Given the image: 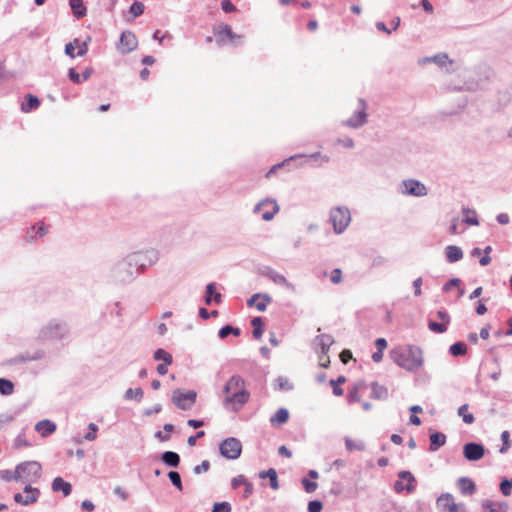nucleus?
Returning <instances> with one entry per match:
<instances>
[{
  "mask_svg": "<svg viewBox=\"0 0 512 512\" xmlns=\"http://www.w3.org/2000/svg\"><path fill=\"white\" fill-rule=\"evenodd\" d=\"M13 417L7 414L0 415V430L5 428L9 423H11Z\"/></svg>",
  "mask_w": 512,
  "mask_h": 512,
  "instance_id": "nucleus-62",
  "label": "nucleus"
},
{
  "mask_svg": "<svg viewBox=\"0 0 512 512\" xmlns=\"http://www.w3.org/2000/svg\"><path fill=\"white\" fill-rule=\"evenodd\" d=\"M352 358V353L350 350L348 349H344L341 353H340V360L344 363V364H347L348 361Z\"/></svg>",
  "mask_w": 512,
  "mask_h": 512,
  "instance_id": "nucleus-64",
  "label": "nucleus"
},
{
  "mask_svg": "<svg viewBox=\"0 0 512 512\" xmlns=\"http://www.w3.org/2000/svg\"><path fill=\"white\" fill-rule=\"evenodd\" d=\"M51 488L53 492H61L64 497L69 496L72 491V485L65 481L62 477L54 478Z\"/></svg>",
  "mask_w": 512,
  "mask_h": 512,
  "instance_id": "nucleus-14",
  "label": "nucleus"
},
{
  "mask_svg": "<svg viewBox=\"0 0 512 512\" xmlns=\"http://www.w3.org/2000/svg\"><path fill=\"white\" fill-rule=\"evenodd\" d=\"M415 479L413 475L408 471H402L399 473V479L394 484V489L399 493L402 491L411 492L414 489Z\"/></svg>",
  "mask_w": 512,
  "mask_h": 512,
  "instance_id": "nucleus-12",
  "label": "nucleus"
},
{
  "mask_svg": "<svg viewBox=\"0 0 512 512\" xmlns=\"http://www.w3.org/2000/svg\"><path fill=\"white\" fill-rule=\"evenodd\" d=\"M251 324L253 326V336L257 339L260 338L262 336L263 330H264L263 320L260 317H255L251 321Z\"/></svg>",
  "mask_w": 512,
  "mask_h": 512,
  "instance_id": "nucleus-35",
  "label": "nucleus"
},
{
  "mask_svg": "<svg viewBox=\"0 0 512 512\" xmlns=\"http://www.w3.org/2000/svg\"><path fill=\"white\" fill-rule=\"evenodd\" d=\"M0 478L6 482L10 481H19L17 468L14 471L12 470H1Z\"/></svg>",
  "mask_w": 512,
  "mask_h": 512,
  "instance_id": "nucleus-40",
  "label": "nucleus"
},
{
  "mask_svg": "<svg viewBox=\"0 0 512 512\" xmlns=\"http://www.w3.org/2000/svg\"><path fill=\"white\" fill-rule=\"evenodd\" d=\"M330 220L336 233H342L351 221L350 212L347 208L336 207L330 212Z\"/></svg>",
  "mask_w": 512,
  "mask_h": 512,
  "instance_id": "nucleus-5",
  "label": "nucleus"
},
{
  "mask_svg": "<svg viewBox=\"0 0 512 512\" xmlns=\"http://www.w3.org/2000/svg\"><path fill=\"white\" fill-rule=\"evenodd\" d=\"M231 333H233L234 335H239L240 332L238 328H234L232 326L227 325L220 329L219 336L220 338L224 339Z\"/></svg>",
  "mask_w": 512,
  "mask_h": 512,
  "instance_id": "nucleus-45",
  "label": "nucleus"
},
{
  "mask_svg": "<svg viewBox=\"0 0 512 512\" xmlns=\"http://www.w3.org/2000/svg\"><path fill=\"white\" fill-rule=\"evenodd\" d=\"M388 397V390L384 386L373 383L371 385V398L376 400H384Z\"/></svg>",
  "mask_w": 512,
  "mask_h": 512,
  "instance_id": "nucleus-25",
  "label": "nucleus"
},
{
  "mask_svg": "<svg viewBox=\"0 0 512 512\" xmlns=\"http://www.w3.org/2000/svg\"><path fill=\"white\" fill-rule=\"evenodd\" d=\"M393 361L400 367L407 370H416L422 366V352L417 347L401 346L394 348L391 352Z\"/></svg>",
  "mask_w": 512,
  "mask_h": 512,
  "instance_id": "nucleus-3",
  "label": "nucleus"
},
{
  "mask_svg": "<svg viewBox=\"0 0 512 512\" xmlns=\"http://www.w3.org/2000/svg\"><path fill=\"white\" fill-rule=\"evenodd\" d=\"M49 231V226L44 222L40 221L31 227V232L34 234H27L26 238L28 241H34L37 238L44 237Z\"/></svg>",
  "mask_w": 512,
  "mask_h": 512,
  "instance_id": "nucleus-18",
  "label": "nucleus"
},
{
  "mask_svg": "<svg viewBox=\"0 0 512 512\" xmlns=\"http://www.w3.org/2000/svg\"><path fill=\"white\" fill-rule=\"evenodd\" d=\"M14 391V385L10 380L0 378V392L3 395H10Z\"/></svg>",
  "mask_w": 512,
  "mask_h": 512,
  "instance_id": "nucleus-39",
  "label": "nucleus"
},
{
  "mask_svg": "<svg viewBox=\"0 0 512 512\" xmlns=\"http://www.w3.org/2000/svg\"><path fill=\"white\" fill-rule=\"evenodd\" d=\"M485 454V448L482 444L476 442L466 443L463 447V455L469 461H478Z\"/></svg>",
  "mask_w": 512,
  "mask_h": 512,
  "instance_id": "nucleus-10",
  "label": "nucleus"
},
{
  "mask_svg": "<svg viewBox=\"0 0 512 512\" xmlns=\"http://www.w3.org/2000/svg\"><path fill=\"white\" fill-rule=\"evenodd\" d=\"M366 117L367 115L365 112V108H362L360 111L355 113L350 119L346 121V125L353 128H357L366 122Z\"/></svg>",
  "mask_w": 512,
  "mask_h": 512,
  "instance_id": "nucleus-23",
  "label": "nucleus"
},
{
  "mask_svg": "<svg viewBox=\"0 0 512 512\" xmlns=\"http://www.w3.org/2000/svg\"><path fill=\"white\" fill-rule=\"evenodd\" d=\"M25 99L26 101L21 106L22 111L25 113L38 108L40 105L39 99L34 95L28 94Z\"/></svg>",
  "mask_w": 512,
  "mask_h": 512,
  "instance_id": "nucleus-28",
  "label": "nucleus"
},
{
  "mask_svg": "<svg viewBox=\"0 0 512 512\" xmlns=\"http://www.w3.org/2000/svg\"><path fill=\"white\" fill-rule=\"evenodd\" d=\"M366 385L358 383L348 392V401L350 403L359 402L361 400V392L366 389Z\"/></svg>",
  "mask_w": 512,
  "mask_h": 512,
  "instance_id": "nucleus-26",
  "label": "nucleus"
},
{
  "mask_svg": "<svg viewBox=\"0 0 512 512\" xmlns=\"http://www.w3.org/2000/svg\"><path fill=\"white\" fill-rule=\"evenodd\" d=\"M512 489V478L511 479H504L500 483V490L503 495L509 496Z\"/></svg>",
  "mask_w": 512,
  "mask_h": 512,
  "instance_id": "nucleus-47",
  "label": "nucleus"
},
{
  "mask_svg": "<svg viewBox=\"0 0 512 512\" xmlns=\"http://www.w3.org/2000/svg\"><path fill=\"white\" fill-rule=\"evenodd\" d=\"M76 44H78V39H75L73 42H70L65 46V53L72 58L75 57L74 51L76 49Z\"/></svg>",
  "mask_w": 512,
  "mask_h": 512,
  "instance_id": "nucleus-57",
  "label": "nucleus"
},
{
  "mask_svg": "<svg viewBox=\"0 0 512 512\" xmlns=\"http://www.w3.org/2000/svg\"><path fill=\"white\" fill-rule=\"evenodd\" d=\"M255 213L261 214L265 221L271 220L279 211V206L274 200L266 199L261 201L254 209Z\"/></svg>",
  "mask_w": 512,
  "mask_h": 512,
  "instance_id": "nucleus-8",
  "label": "nucleus"
},
{
  "mask_svg": "<svg viewBox=\"0 0 512 512\" xmlns=\"http://www.w3.org/2000/svg\"><path fill=\"white\" fill-rule=\"evenodd\" d=\"M144 392L141 388H129L126 393L125 397L127 399H136L137 401H140L143 398Z\"/></svg>",
  "mask_w": 512,
  "mask_h": 512,
  "instance_id": "nucleus-41",
  "label": "nucleus"
},
{
  "mask_svg": "<svg viewBox=\"0 0 512 512\" xmlns=\"http://www.w3.org/2000/svg\"><path fill=\"white\" fill-rule=\"evenodd\" d=\"M154 358L156 360H162L165 365H171L173 361L172 355L163 349L156 350L154 353Z\"/></svg>",
  "mask_w": 512,
  "mask_h": 512,
  "instance_id": "nucleus-37",
  "label": "nucleus"
},
{
  "mask_svg": "<svg viewBox=\"0 0 512 512\" xmlns=\"http://www.w3.org/2000/svg\"><path fill=\"white\" fill-rule=\"evenodd\" d=\"M319 364L323 368H327L330 364V358L327 351H321L319 355Z\"/></svg>",
  "mask_w": 512,
  "mask_h": 512,
  "instance_id": "nucleus-54",
  "label": "nucleus"
},
{
  "mask_svg": "<svg viewBox=\"0 0 512 512\" xmlns=\"http://www.w3.org/2000/svg\"><path fill=\"white\" fill-rule=\"evenodd\" d=\"M429 329L435 333H443L446 331L445 323H438L436 321L430 320L428 323Z\"/></svg>",
  "mask_w": 512,
  "mask_h": 512,
  "instance_id": "nucleus-46",
  "label": "nucleus"
},
{
  "mask_svg": "<svg viewBox=\"0 0 512 512\" xmlns=\"http://www.w3.org/2000/svg\"><path fill=\"white\" fill-rule=\"evenodd\" d=\"M496 220L501 225H507L510 222L509 215L507 213H500L497 215Z\"/></svg>",
  "mask_w": 512,
  "mask_h": 512,
  "instance_id": "nucleus-63",
  "label": "nucleus"
},
{
  "mask_svg": "<svg viewBox=\"0 0 512 512\" xmlns=\"http://www.w3.org/2000/svg\"><path fill=\"white\" fill-rule=\"evenodd\" d=\"M467 352V345L464 342H456L450 346V354L453 356H463Z\"/></svg>",
  "mask_w": 512,
  "mask_h": 512,
  "instance_id": "nucleus-36",
  "label": "nucleus"
},
{
  "mask_svg": "<svg viewBox=\"0 0 512 512\" xmlns=\"http://www.w3.org/2000/svg\"><path fill=\"white\" fill-rule=\"evenodd\" d=\"M172 400L178 408L188 410L195 403L196 393L193 391L183 393L177 390L173 392Z\"/></svg>",
  "mask_w": 512,
  "mask_h": 512,
  "instance_id": "nucleus-9",
  "label": "nucleus"
},
{
  "mask_svg": "<svg viewBox=\"0 0 512 512\" xmlns=\"http://www.w3.org/2000/svg\"><path fill=\"white\" fill-rule=\"evenodd\" d=\"M215 34L218 36V37H221V38H227L229 39L231 42L234 41V39L236 38V35L234 34V32L232 31V28L230 25L228 24H222L220 25L217 30L215 31Z\"/></svg>",
  "mask_w": 512,
  "mask_h": 512,
  "instance_id": "nucleus-30",
  "label": "nucleus"
},
{
  "mask_svg": "<svg viewBox=\"0 0 512 512\" xmlns=\"http://www.w3.org/2000/svg\"><path fill=\"white\" fill-rule=\"evenodd\" d=\"M345 445L347 450L353 451V450H361V445L357 444L354 440L346 438L345 439Z\"/></svg>",
  "mask_w": 512,
  "mask_h": 512,
  "instance_id": "nucleus-60",
  "label": "nucleus"
},
{
  "mask_svg": "<svg viewBox=\"0 0 512 512\" xmlns=\"http://www.w3.org/2000/svg\"><path fill=\"white\" fill-rule=\"evenodd\" d=\"M259 477L262 479L268 477L270 480L271 488L274 490H277L279 488L277 472L275 469L270 468L267 471H261L259 474Z\"/></svg>",
  "mask_w": 512,
  "mask_h": 512,
  "instance_id": "nucleus-27",
  "label": "nucleus"
},
{
  "mask_svg": "<svg viewBox=\"0 0 512 512\" xmlns=\"http://www.w3.org/2000/svg\"><path fill=\"white\" fill-rule=\"evenodd\" d=\"M302 485L307 493H313L318 487L316 482H312L306 478L302 480Z\"/></svg>",
  "mask_w": 512,
  "mask_h": 512,
  "instance_id": "nucleus-50",
  "label": "nucleus"
},
{
  "mask_svg": "<svg viewBox=\"0 0 512 512\" xmlns=\"http://www.w3.org/2000/svg\"><path fill=\"white\" fill-rule=\"evenodd\" d=\"M162 460L164 463H166L167 465H169L171 467H177L180 462V457L175 452L167 451V452L163 453Z\"/></svg>",
  "mask_w": 512,
  "mask_h": 512,
  "instance_id": "nucleus-34",
  "label": "nucleus"
},
{
  "mask_svg": "<svg viewBox=\"0 0 512 512\" xmlns=\"http://www.w3.org/2000/svg\"><path fill=\"white\" fill-rule=\"evenodd\" d=\"M212 297L215 303L219 304L221 302L222 295L219 292H216V285L214 283H209L206 286V296L205 302L206 304H211Z\"/></svg>",
  "mask_w": 512,
  "mask_h": 512,
  "instance_id": "nucleus-24",
  "label": "nucleus"
},
{
  "mask_svg": "<svg viewBox=\"0 0 512 512\" xmlns=\"http://www.w3.org/2000/svg\"><path fill=\"white\" fill-rule=\"evenodd\" d=\"M220 453L227 459H237L242 452L241 442L234 437L227 438L220 444Z\"/></svg>",
  "mask_w": 512,
  "mask_h": 512,
  "instance_id": "nucleus-6",
  "label": "nucleus"
},
{
  "mask_svg": "<svg viewBox=\"0 0 512 512\" xmlns=\"http://www.w3.org/2000/svg\"><path fill=\"white\" fill-rule=\"evenodd\" d=\"M458 415L462 418V421L465 424H472L475 421L473 414L469 412L468 404H463L459 407Z\"/></svg>",
  "mask_w": 512,
  "mask_h": 512,
  "instance_id": "nucleus-33",
  "label": "nucleus"
},
{
  "mask_svg": "<svg viewBox=\"0 0 512 512\" xmlns=\"http://www.w3.org/2000/svg\"><path fill=\"white\" fill-rule=\"evenodd\" d=\"M320 345H321V351H329L330 346L333 343L332 338L329 335H321L318 337Z\"/></svg>",
  "mask_w": 512,
  "mask_h": 512,
  "instance_id": "nucleus-44",
  "label": "nucleus"
},
{
  "mask_svg": "<svg viewBox=\"0 0 512 512\" xmlns=\"http://www.w3.org/2000/svg\"><path fill=\"white\" fill-rule=\"evenodd\" d=\"M436 504L439 509L445 511L446 508L448 507V494H442L441 496H439Z\"/></svg>",
  "mask_w": 512,
  "mask_h": 512,
  "instance_id": "nucleus-55",
  "label": "nucleus"
},
{
  "mask_svg": "<svg viewBox=\"0 0 512 512\" xmlns=\"http://www.w3.org/2000/svg\"><path fill=\"white\" fill-rule=\"evenodd\" d=\"M231 506L228 502H217L214 504L212 512H230Z\"/></svg>",
  "mask_w": 512,
  "mask_h": 512,
  "instance_id": "nucleus-49",
  "label": "nucleus"
},
{
  "mask_svg": "<svg viewBox=\"0 0 512 512\" xmlns=\"http://www.w3.org/2000/svg\"><path fill=\"white\" fill-rule=\"evenodd\" d=\"M221 7L226 13H231L236 9L230 0H222Z\"/></svg>",
  "mask_w": 512,
  "mask_h": 512,
  "instance_id": "nucleus-61",
  "label": "nucleus"
},
{
  "mask_svg": "<svg viewBox=\"0 0 512 512\" xmlns=\"http://www.w3.org/2000/svg\"><path fill=\"white\" fill-rule=\"evenodd\" d=\"M403 193L411 196H424L427 194V189L424 184L417 180L409 179L402 183Z\"/></svg>",
  "mask_w": 512,
  "mask_h": 512,
  "instance_id": "nucleus-11",
  "label": "nucleus"
},
{
  "mask_svg": "<svg viewBox=\"0 0 512 512\" xmlns=\"http://www.w3.org/2000/svg\"><path fill=\"white\" fill-rule=\"evenodd\" d=\"M137 47V38L136 36L129 31L123 32L120 37V41L118 44V50L125 54L133 51Z\"/></svg>",
  "mask_w": 512,
  "mask_h": 512,
  "instance_id": "nucleus-13",
  "label": "nucleus"
},
{
  "mask_svg": "<svg viewBox=\"0 0 512 512\" xmlns=\"http://www.w3.org/2000/svg\"><path fill=\"white\" fill-rule=\"evenodd\" d=\"M462 214H463V222L465 224L471 225V226L479 225L478 215L474 209H470L468 207H463Z\"/></svg>",
  "mask_w": 512,
  "mask_h": 512,
  "instance_id": "nucleus-22",
  "label": "nucleus"
},
{
  "mask_svg": "<svg viewBox=\"0 0 512 512\" xmlns=\"http://www.w3.org/2000/svg\"><path fill=\"white\" fill-rule=\"evenodd\" d=\"M270 301V298L266 295L254 294L249 300V306H255L259 311H264L267 308V305Z\"/></svg>",
  "mask_w": 512,
  "mask_h": 512,
  "instance_id": "nucleus-19",
  "label": "nucleus"
},
{
  "mask_svg": "<svg viewBox=\"0 0 512 512\" xmlns=\"http://www.w3.org/2000/svg\"><path fill=\"white\" fill-rule=\"evenodd\" d=\"M494 76V71L488 66H481L473 71L456 65L450 68V92L486 90Z\"/></svg>",
  "mask_w": 512,
  "mask_h": 512,
  "instance_id": "nucleus-1",
  "label": "nucleus"
},
{
  "mask_svg": "<svg viewBox=\"0 0 512 512\" xmlns=\"http://www.w3.org/2000/svg\"><path fill=\"white\" fill-rule=\"evenodd\" d=\"M322 509L323 504L318 500L310 501L308 503V512H321Z\"/></svg>",
  "mask_w": 512,
  "mask_h": 512,
  "instance_id": "nucleus-51",
  "label": "nucleus"
},
{
  "mask_svg": "<svg viewBox=\"0 0 512 512\" xmlns=\"http://www.w3.org/2000/svg\"><path fill=\"white\" fill-rule=\"evenodd\" d=\"M448 62V55L446 53H439L432 57H423L418 60V64L424 66L429 63H434L439 67L446 66Z\"/></svg>",
  "mask_w": 512,
  "mask_h": 512,
  "instance_id": "nucleus-17",
  "label": "nucleus"
},
{
  "mask_svg": "<svg viewBox=\"0 0 512 512\" xmlns=\"http://www.w3.org/2000/svg\"><path fill=\"white\" fill-rule=\"evenodd\" d=\"M29 446V443L26 441V439L24 438V436H17L15 441H14V448L15 449H20V448H23V447H28Z\"/></svg>",
  "mask_w": 512,
  "mask_h": 512,
  "instance_id": "nucleus-59",
  "label": "nucleus"
},
{
  "mask_svg": "<svg viewBox=\"0 0 512 512\" xmlns=\"http://www.w3.org/2000/svg\"><path fill=\"white\" fill-rule=\"evenodd\" d=\"M330 279H331V282L333 284L341 283V281H342V271H341V269L335 268L334 270H332Z\"/></svg>",
  "mask_w": 512,
  "mask_h": 512,
  "instance_id": "nucleus-52",
  "label": "nucleus"
},
{
  "mask_svg": "<svg viewBox=\"0 0 512 512\" xmlns=\"http://www.w3.org/2000/svg\"><path fill=\"white\" fill-rule=\"evenodd\" d=\"M169 479L173 483L174 486H176L179 490H182V482L180 474L176 471H170L168 474Z\"/></svg>",
  "mask_w": 512,
  "mask_h": 512,
  "instance_id": "nucleus-48",
  "label": "nucleus"
},
{
  "mask_svg": "<svg viewBox=\"0 0 512 512\" xmlns=\"http://www.w3.org/2000/svg\"><path fill=\"white\" fill-rule=\"evenodd\" d=\"M130 11L134 16H140L144 12V5L140 2H135L131 5Z\"/></svg>",
  "mask_w": 512,
  "mask_h": 512,
  "instance_id": "nucleus-53",
  "label": "nucleus"
},
{
  "mask_svg": "<svg viewBox=\"0 0 512 512\" xmlns=\"http://www.w3.org/2000/svg\"><path fill=\"white\" fill-rule=\"evenodd\" d=\"M19 481L24 483L37 482L42 475V466L37 461H25L16 466Z\"/></svg>",
  "mask_w": 512,
  "mask_h": 512,
  "instance_id": "nucleus-4",
  "label": "nucleus"
},
{
  "mask_svg": "<svg viewBox=\"0 0 512 512\" xmlns=\"http://www.w3.org/2000/svg\"><path fill=\"white\" fill-rule=\"evenodd\" d=\"M249 397L245 381L239 375H233L224 385L223 404L226 407L238 411L248 402Z\"/></svg>",
  "mask_w": 512,
  "mask_h": 512,
  "instance_id": "nucleus-2",
  "label": "nucleus"
},
{
  "mask_svg": "<svg viewBox=\"0 0 512 512\" xmlns=\"http://www.w3.org/2000/svg\"><path fill=\"white\" fill-rule=\"evenodd\" d=\"M463 257V252L460 247L450 245V262H456Z\"/></svg>",
  "mask_w": 512,
  "mask_h": 512,
  "instance_id": "nucleus-43",
  "label": "nucleus"
},
{
  "mask_svg": "<svg viewBox=\"0 0 512 512\" xmlns=\"http://www.w3.org/2000/svg\"><path fill=\"white\" fill-rule=\"evenodd\" d=\"M446 443V435L443 433H433L430 435V449L437 450Z\"/></svg>",
  "mask_w": 512,
  "mask_h": 512,
  "instance_id": "nucleus-31",
  "label": "nucleus"
},
{
  "mask_svg": "<svg viewBox=\"0 0 512 512\" xmlns=\"http://www.w3.org/2000/svg\"><path fill=\"white\" fill-rule=\"evenodd\" d=\"M70 7L76 18L79 19L86 15V7L83 4V0H70Z\"/></svg>",
  "mask_w": 512,
  "mask_h": 512,
  "instance_id": "nucleus-29",
  "label": "nucleus"
},
{
  "mask_svg": "<svg viewBox=\"0 0 512 512\" xmlns=\"http://www.w3.org/2000/svg\"><path fill=\"white\" fill-rule=\"evenodd\" d=\"M482 508L485 512H507L508 505L505 502H492L491 500H484L482 502Z\"/></svg>",
  "mask_w": 512,
  "mask_h": 512,
  "instance_id": "nucleus-21",
  "label": "nucleus"
},
{
  "mask_svg": "<svg viewBox=\"0 0 512 512\" xmlns=\"http://www.w3.org/2000/svg\"><path fill=\"white\" fill-rule=\"evenodd\" d=\"M456 485L459 488L461 494L465 496H470L476 491L475 483L468 477L459 478Z\"/></svg>",
  "mask_w": 512,
  "mask_h": 512,
  "instance_id": "nucleus-15",
  "label": "nucleus"
},
{
  "mask_svg": "<svg viewBox=\"0 0 512 512\" xmlns=\"http://www.w3.org/2000/svg\"><path fill=\"white\" fill-rule=\"evenodd\" d=\"M209 469H210V462L208 460H204V461H202V463L200 465H197L194 468V472L196 474H201V473L207 472Z\"/></svg>",
  "mask_w": 512,
  "mask_h": 512,
  "instance_id": "nucleus-56",
  "label": "nucleus"
},
{
  "mask_svg": "<svg viewBox=\"0 0 512 512\" xmlns=\"http://www.w3.org/2000/svg\"><path fill=\"white\" fill-rule=\"evenodd\" d=\"M270 278L273 280L274 283L276 284H279V285H284L286 286L287 288L291 289V290H294L295 287L293 284H291L290 282L287 281V279L281 275V274H278V273H271L270 274Z\"/></svg>",
  "mask_w": 512,
  "mask_h": 512,
  "instance_id": "nucleus-38",
  "label": "nucleus"
},
{
  "mask_svg": "<svg viewBox=\"0 0 512 512\" xmlns=\"http://www.w3.org/2000/svg\"><path fill=\"white\" fill-rule=\"evenodd\" d=\"M240 486H245V490L243 491L244 498H248L253 493V484L243 475H238L232 480V487L234 489H237Z\"/></svg>",
  "mask_w": 512,
  "mask_h": 512,
  "instance_id": "nucleus-16",
  "label": "nucleus"
},
{
  "mask_svg": "<svg viewBox=\"0 0 512 512\" xmlns=\"http://www.w3.org/2000/svg\"><path fill=\"white\" fill-rule=\"evenodd\" d=\"M89 429H90V432H88L85 435V439L88 440V441H93V440L96 439V432L98 430V427L96 426V424L90 423L89 424Z\"/></svg>",
  "mask_w": 512,
  "mask_h": 512,
  "instance_id": "nucleus-58",
  "label": "nucleus"
},
{
  "mask_svg": "<svg viewBox=\"0 0 512 512\" xmlns=\"http://www.w3.org/2000/svg\"><path fill=\"white\" fill-rule=\"evenodd\" d=\"M289 419V413L286 409L284 408H280L277 410V412L275 413V415L271 418V423L273 425H280V424H284L288 421Z\"/></svg>",
  "mask_w": 512,
  "mask_h": 512,
  "instance_id": "nucleus-32",
  "label": "nucleus"
},
{
  "mask_svg": "<svg viewBox=\"0 0 512 512\" xmlns=\"http://www.w3.org/2000/svg\"><path fill=\"white\" fill-rule=\"evenodd\" d=\"M35 430L43 437L52 434L56 430V425L50 420L39 421L35 425Z\"/></svg>",
  "mask_w": 512,
  "mask_h": 512,
  "instance_id": "nucleus-20",
  "label": "nucleus"
},
{
  "mask_svg": "<svg viewBox=\"0 0 512 512\" xmlns=\"http://www.w3.org/2000/svg\"><path fill=\"white\" fill-rule=\"evenodd\" d=\"M456 101L455 109H453V113H456L462 109H464L467 105L468 98L465 95H459L453 98ZM452 113V111H450Z\"/></svg>",
  "mask_w": 512,
  "mask_h": 512,
  "instance_id": "nucleus-42",
  "label": "nucleus"
},
{
  "mask_svg": "<svg viewBox=\"0 0 512 512\" xmlns=\"http://www.w3.org/2000/svg\"><path fill=\"white\" fill-rule=\"evenodd\" d=\"M40 497V490L38 488L26 485L23 493H16L14 501L23 506L34 504Z\"/></svg>",
  "mask_w": 512,
  "mask_h": 512,
  "instance_id": "nucleus-7",
  "label": "nucleus"
}]
</instances>
